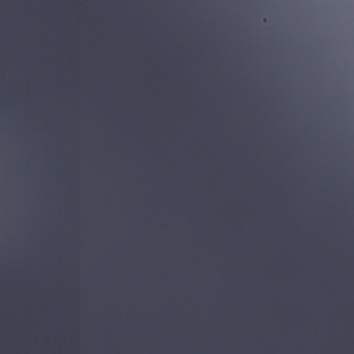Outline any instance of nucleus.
Masks as SVG:
<instances>
[{
  "instance_id": "1",
  "label": "nucleus",
  "mask_w": 354,
  "mask_h": 354,
  "mask_svg": "<svg viewBox=\"0 0 354 354\" xmlns=\"http://www.w3.org/2000/svg\"><path fill=\"white\" fill-rule=\"evenodd\" d=\"M310 345H313V337H310Z\"/></svg>"
},
{
  "instance_id": "2",
  "label": "nucleus",
  "mask_w": 354,
  "mask_h": 354,
  "mask_svg": "<svg viewBox=\"0 0 354 354\" xmlns=\"http://www.w3.org/2000/svg\"><path fill=\"white\" fill-rule=\"evenodd\" d=\"M310 345H313V337H310Z\"/></svg>"
},
{
  "instance_id": "3",
  "label": "nucleus",
  "mask_w": 354,
  "mask_h": 354,
  "mask_svg": "<svg viewBox=\"0 0 354 354\" xmlns=\"http://www.w3.org/2000/svg\"><path fill=\"white\" fill-rule=\"evenodd\" d=\"M310 345H313V337H310Z\"/></svg>"
},
{
  "instance_id": "4",
  "label": "nucleus",
  "mask_w": 354,
  "mask_h": 354,
  "mask_svg": "<svg viewBox=\"0 0 354 354\" xmlns=\"http://www.w3.org/2000/svg\"><path fill=\"white\" fill-rule=\"evenodd\" d=\"M310 345H313V337H310Z\"/></svg>"
},
{
  "instance_id": "5",
  "label": "nucleus",
  "mask_w": 354,
  "mask_h": 354,
  "mask_svg": "<svg viewBox=\"0 0 354 354\" xmlns=\"http://www.w3.org/2000/svg\"><path fill=\"white\" fill-rule=\"evenodd\" d=\"M310 345H313V337H310Z\"/></svg>"
},
{
  "instance_id": "6",
  "label": "nucleus",
  "mask_w": 354,
  "mask_h": 354,
  "mask_svg": "<svg viewBox=\"0 0 354 354\" xmlns=\"http://www.w3.org/2000/svg\"><path fill=\"white\" fill-rule=\"evenodd\" d=\"M310 304H313V297H310Z\"/></svg>"
},
{
  "instance_id": "7",
  "label": "nucleus",
  "mask_w": 354,
  "mask_h": 354,
  "mask_svg": "<svg viewBox=\"0 0 354 354\" xmlns=\"http://www.w3.org/2000/svg\"><path fill=\"white\" fill-rule=\"evenodd\" d=\"M310 304H313V297H310Z\"/></svg>"
},
{
  "instance_id": "8",
  "label": "nucleus",
  "mask_w": 354,
  "mask_h": 354,
  "mask_svg": "<svg viewBox=\"0 0 354 354\" xmlns=\"http://www.w3.org/2000/svg\"><path fill=\"white\" fill-rule=\"evenodd\" d=\"M310 304H313V297H310Z\"/></svg>"
},
{
  "instance_id": "9",
  "label": "nucleus",
  "mask_w": 354,
  "mask_h": 354,
  "mask_svg": "<svg viewBox=\"0 0 354 354\" xmlns=\"http://www.w3.org/2000/svg\"><path fill=\"white\" fill-rule=\"evenodd\" d=\"M310 304H313V297H310Z\"/></svg>"
},
{
  "instance_id": "10",
  "label": "nucleus",
  "mask_w": 354,
  "mask_h": 354,
  "mask_svg": "<svg viewBox=\"0 0 354 354\" xmlns=\"http://www.w3.org/2000/svg\"><path fill=\"white\" fill-rule=\"evenodd\" d=\"M310 251H313V246H310Z\"/></svg>"
},
{
  "instance_id": "11",
  "label": "nucleus",
  "mask_w": 354,
  "mask_h": 354,
  "mask_svg": "<svg viewBox=\"0 0 354 354\" xmlns=\"http://www.w3.org/2000/svg\"><path fill=\"white\" fill-rule=\"evenodd\" d=\"M310 251H313V246H310Z\"/></svg>"
},
{
  "instance_id": "12",
  "label": "nucleus",
  "mask_w": 354,
  "mask_h": 354,
  "mask_svg": "<svg viewBox=\"0 0 354 354\" xmlns=\"http://www.w3.org/2000/svg\"><path fill=\"white\" fill-rule=\"evenodd\" d=\"M310 251H313V246H310Z\"/></svg>"
},
{
  "instance_id": "13",
  "label": "nucleus",
  "mask_w": 354,
  "mask_h": 354,
  "mask_svg": "<svg viewBox=\"0 0 354 354\" xmlns=\"http://www.w3.org/2000/svg\"><path fill=\"white\" fill-rule=\"evenodd\" d=\"M310 274H313V270H310Z\"/></svg>"
},
{
  "instance_id": "14",
  "label": "nucleus",
  "mask_w": 354,
  "mask_h": 354,
  "mask_svg": "<svg viewBox=\"0 0 354 354\" xmlns=\"http://www.w3.org/2000/svg\"><path fill=\"white\" fill-rule=\"evenodd\" d=\"M310 274H313V270H310Z\"/></svg>"
},
{
  "instance_id": "15",
  "label": "nucleus",
  "mask_w": 354,
  "mask_h": 354,
  "mask_svg": "<svg viewBox=\"0 0 354 354\" xmlns=\"http://www.w3.org/2000/svg\"><path fill=\"white\" fill-rule=\"evenodd\" d=\"M310 274H313V270H310Z\"/></svg>"
},
{
  "instance_id": "16",
  "label": "nucleus",
  "mask_w": 354,
  "mask_h": 354,
  "mask_svg": "<svg viewBox=\"0 0 354 354\" xmlns=\"http://www.w3.org/2000/svg\"><path fill=\"white\" fill-rule=\"evenodd\" d=\"M306 104L308 103V101H307V100L306 101Z\"/></svg>"
}]
</instances>
